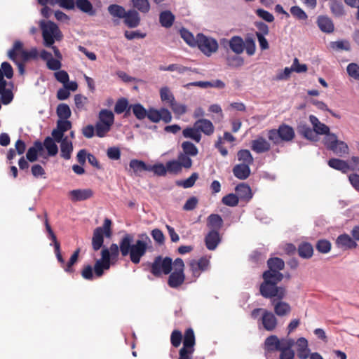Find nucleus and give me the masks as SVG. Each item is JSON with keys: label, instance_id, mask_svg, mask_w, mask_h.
Returning <instances> with one entry per match:
<instances>
[{"label": "nucleus", "instance_id": "f257e3e1", "mask_svg": "<svg viewBox=\"0 0 359 359\" xmlns=\"http://www.w3.org/2000/svg\"><path fill=\"white\" fill-rule=\"evenodd\" d=\"M139 239L133 243L134 236L131 233H126L120 240L119 245L112 243L109 247V252L112 259H116L121 252L123 257L130 256V261L137 264L142 257L145 255L149 245L151 243L150 238L146 233L139 236Z\"/></svg>", "mask_w": 359, "mask_h": 359}, {"label": "nucleus", "instance_id": "f03ea898", "mask_svg": "<svg viewBox=\"0 0 359 359\" xmlns=\"http://www.w3.org/2000/svg\"><path fill=\"white\" fill-rule=\"evenodd\" d=\"M269 269L262 273L263 282L259 286L261 295L271 296L276 294L278 292L283 294L284 287L278 286L282 281L284 276L280 271L285 267L284 261L279 257H271L267 261Z\"/></svg>", "mask_w": 359, "mask_h": 359}, {"label": "nucleus", "instance_id": "7ed1b4c3", "mask_svg": "<svg viewBox=\"0 0 359 359\" xmlns=\"http://www.w3.org/2000/svg\"><path fill=\"white\" fill-rule=\"evenodd\" d=\"M39 26L44 46L50 47L56 41H60L62 39L63 34L55 22L50 20H41L39 22Z\"/></svg>", "mask_w": 359, "mask_h": 359}, {"label": "nucleus", "instance_id": "20e7f679", "mask_svg": "<svg viewBox=\"0 0 359 359\" xmlns=\"http://www.w3.org/2000/svg\"><path fill=\"white\" fill-rule=\"evenodd\" d=\"M295 133L293 128L285 123H282L278 129H271L268 132V138L273 144L279 145L282 142L293 140Z\"/></svg>", "mask_w": 359, "mask_h": 359}, {"label": "nucleus", "instance_id": "39448f33", "mask_svg": "<svg viewBox=\"0 0 359 359\" xmlns=\"http://www.w3.org/2000/svg\"><path fill=\"white\" fill-rule=\"evenodd\" d=\"M262 296L266 299H271V304L273 307L275 315L279 317H283L290 313L292 310L290 305L287 302L283 301L286 296V289L285 287L283 294L280 292H278L276 294H273L269 297L264 295Z\"/></svg>", "mask_w": 359, "mask_h": 359}, {"label": "nucleus", "instance_id": "423d86ee", "mask_svg": "<svg viewBox=\"0 0 359 359\" xmlns=\"http://www.w3.org/2000/svg\"><path fill=\"white\" fill-rule=\"evenodd\" d=\"M323 144L327 150L332 151L336 155L343 157L349 153L347 144L339 140L336 134H332L323 138Z\"/></svg>", "mask_w": 359, "mask_h": 359}, {"label": "nucleus", "instance_id": "0eeeda50", "mask_svg": "<svg viewBox=\"0 0 359 359\" xmlns=\"http://www.w3.org/2000/svg\"><path fill=\"white\" fill-rule=\"evenodd\" d=\"M172 260L170 257L157 256L150 264V272L156 277H160L162 273L168 275L172 271Z\"/></svg>", "mask_w": 359, "mask_h": 359}, {"label": "nucleus", "instance_id": "6e6552de", "mask_svg": "<svg viewBox=\"0 0 359 359\" xmlns=\"http://www.w3.org/2000/svg\"><path fill=\"white\" fill-rule=\"evenodd\" d=\"M196 46L208 56H210L218 49L217 41L215 39L208 37L203 34H197Z\"/></svg>", "mask_w": 359, "mask_h": 359}, {"label": "nucleus", "instance_id": "1a4fd4ad", "mask_svg": "<svg viewBox=\"0 0 359 359\" xmlns=\"http://www.w3.org/2000/svg\"><path fill=\"white\" fill-rule=\"evenodd\" d=\"M189 265L192 276L198 278L203 272L209 269L210 260L205 257H202L199 259L191 260Z\"/></svg>", "mask_w": 359, "mask_h": 359}, {"label": "nucleus", "instance_id": "9d476101", "mask_svg": "<svg viewBox=\"0 0 359 359\" xmlns=\"http://www.w3.org/2000/svg\"><path fill=\"white\" fill-rule=\"evenodd\" d=\"M259 319L263 327L266 331H273L278 325V319L276 315L267 309L263 310V313Z\"/></svg>", "mask_w": 359, "mask_h": 359}, {"label": "nucleus", "instance_id": "9b49d317", "mask_svg": "<svg viewBox=\"0 0 359 359\" xmlns=\"http://www.w3.org/2000/svg\"><path fill=\"white\" fill-rule=\"evenodd\" d=\"M205 244L209 250H215L222 241L219 231H210L205 236Z\"/></svg>", "mask_w": 359, "mask_h": 359}, {"label": "nucleus", "instance_id": "f8f14e48", "mask_svg": "<svg viewBox=\"0 0 359 359\" xmlns=\"http://www.w3.org/2000/svg\"><path fill=\"white\" fill-rule=\"evenodd\" d=\"M309 121L317 135H325V137H327L328 135L333 134L332 133H330V128L325 123H321L316 116L310 115Z\"/></svg>", "mask_w": 359, "mask_h": 359}, {"label": "nucleus", "instance_id": "ddd939ff", "mask_svg": "<svg viewBox=\"0 0 359 359\" xmlns=\"http://www.w3.org/2000/svg\"><path fill=\"white\" fill-rule=\"evenodd\" d=\"M294 344V341L292 339H287L283 341L281 347L278 350V351L280 352V359H294L295 353L292 349Z\"/></svg>", "mask_w": 359, "mask_h": 359}, {"label": "nucleus", "instance_id": "4468645a", "mask_svg": "<svg viewBox=\"0 0 359 359\" xmlns=\"http://www.w3.org/2000/svg\"><path fill=\"white\" fill-rule=\"evenodd\" d=\"M287 339L285 338L279 339L276 335H271L265 339L264 348L270 353L278 351L283 341Z\"/></svg>", "mask_w": 359, "mask_h": 359}, {"label": "nucleus", "instance_id": "2eb2a0df", "mask_svg": "<svg viewBox=\"0 0 359 359\" xmlns=\"http://www.w3.org/2000/svg\"><path fill=\"white\" fill-rule=\"evenodd\" d=\"M69 195L72 201H81L93 197V191L90 189H74L70 191Z\"/></svg>", "mask_w": 359, "mask_h": 359}, {"label": "nucleus", "instance_id": "dca6fc26", "mask_svg": "<svg viewBox=\"0 0 359 359\" xmlns=\"http://www.w3.org/2000/svg\"><path fill=\"white\" fill-rule=\"evenodd\" d=\"M125 25L130 28L137 27L140 22V16L137 11L130 9L126 11L123 17Z\"/></svg>", "mask_w": 359, "mask_h": 359}, {"label": "nucleus", "instance_id": "f3484780", "mask_svg": "<svg viewBox=\"0 0 359 359\" xmlns=\"http://www.w3.org/2000/svg\"><path fill=\"white\" fill-rule=\"evenodd\" d=\"M251 149L257 154H262L269 151L271 149V145L263 137H258L252 141Z\"/></svg>", "mask_w": 359, "mask_h": 359}, {"label": "nucleus", "instance_id": "a211bd4d", "mask_svg": "<svg viewBox=\"0 0 359 359\" xmlns=\"http://www.w3.org/2000/svg\"><path fill=\"white\" fill-rule=\"evenodd\" d=\"M338 247L344 250L354 249L358 246V244L348 234L344 233L339 235L336 241Z\"/></svg>", "mask_w": 359, "mask_h": 359}, {"label": "nucleus", "instance_id": "6ab92c4d", "mask_svg": "<svg viewBox=\"0 0 359 359\" xmlns=\"http://www.w3.org/2000/svg\"><path fill=\"white\" fill-rule=\"evenodd\" d=\"M194 127L198 129L199 133L202 132L206 135H211L213 134L215 130V127L212 123L210 120L205 118H201L196 121L194 123Z\"/></svg>", "mask_w": 359, "mask_h": 359}, {"label": "nucleus", "instance_id": "aec40b11", "mask_svg": "<svg viewBox=\"0 0 359 359\" xmlns=\"http://www.w3.org/2000/svg\"><path fill=\"white\" fill-rule=\"evenodd\" d=\"M316 23L323 32L330 34L334 32V23L332 20L326 15H319L317 18Z\"/></svg>", "mask_w": 359, "mask_h": 359}, {"label": "nucleus", "instance_id": "412c9836", "mask_svg": "<svg viewBox=\"0 0 359 359\" xmlns=\"http://www.w3.org/2000/svg\"><path fill=\"white\" fill-rule=\"evenodd\" d=\"M0 84H3V90L0 95H1V102L6 105L11 103L13 99V94L10 89L6 88L7 82L3 78V72L0 69Z\"/></svg>", "mask_w": 359, "mask_h": 359}, {"label": "nucleus", "instance_id": "4be33fe9", "mask_svg": "<svg viewBox=\"0 0 359 359\" xmlns=\"http://www.w3.org/2000/svg\"><path fill=\"white\" fill-rule=\"evenodd\" d=\"M235 191L238 199L248 201L252 197L251 189L247 184L241 183L238 184L235 188Z\"/></svg>", "mask_w": 359, "mask_h": 359}, {"label": "nucleus", "instance_id": "5701e85b", "mask_svg": "<svg viewBox=\"0 0 359 359\" xmlns=\"http://www.w3.org/2000/svg\"><path fill=\"white\" fill-rule=\"evenodd\" d=\"M245 41L239 36H233L229 41L230 49L236 54H241L245 50Z\"/></svg>", "mask_w": 359, "mask_h": 359}, {"label": "nucleus", "instance_id": "b1692460", "mask_svg": "<svg viewBox=\"0 0 359 359\" xmlns=\"http://www.w3.org/2000/svg\"><path fill=\"white\" fill-rule=\"evenodd\" d=\"M104 243V229L102 227H97L94 231L92 238V247L94 251H97L103 245Z\"/></svg>", "mask_w": 359, "mask_h": 359}, {"label": "nucleus", "instance_id": "393cba45", "mask_svg": "<svg viewBox=\"0 0 359 359\" xmlns=\"http://www.w3.org/2000/svg\"><path fill=\"white\" fill-rule=\"evenodd\" d=\"M223 226V219L218 214H211L207 218V226L210 231H219Z\"/></svg>", "mask_w": 359, "mask_h": 359}, {"label": "nucleus", "instance_id": "a878e982", "mask_svg": "<svg viewBox=\"0 0 359 359\" xmlns=\"http://www.w3.org/2000/svg\"><path fill=\"white\" fill-rule=\"evenodd\" d=\"M73 144L71 140L65 136L64 141L60 143V156L61 158L69 160L71 158L73 151Z\"/></svg>", "mask_w": 359, "mask_h": 359}, {"label": "nucleus", "instance_id": "bb28decb", "mask_svg": "<svg viewBox=\"0 0 359 359\" xmlns=\"http://www.w3.org/2000/svg\"><path fill=\"white\" fill-rule=\"evenodd\" d=\"M170 276L168 280V285L172 288H177L182 285L185 280V276L184 273L173 271L170 273Z\"/></svg>", "mask_w": 359, "mask_h": 359}, {"label": "nucleus", "instance_id": "cd10ccee", "mask_svg": "<svg viewBox=\"0 0 359 359\" xmlns=\"http://www.w3.org/2000/svg\"><path fill=\"white\" fill-rule=\"evenodd\" d=\"M195 344L196 338L194 330L191 327L187 328L184 334L182 347L195 351Z\"/></svg>", "mask_w": 359, "mask_h": 359}, {"label": "nucleus", "instance_id": "c85d7f7f", "mask_svg": "<svg viewBox=\"0 0 359 359\" xmlns=\"http://www.w3.org/2000/svg\"><path fill=\"white\" fill-rule=\"evenodd\" d=\"M233 173L239 180H245L250 175V165L248 164H238L233 168Z\"/></svg>", "mask_w": 359, "mask_h": 359}, {"label": "nucleus", "instance_id": "c756f323", "mask_svg": "<svg viewBox=\"0 0 359 359\" xmlns=\"http://www.w3.org/2000/svg\"><path fill=\"white\" fill-rule=\"evenodd\" d=\"M175 15L170 11H162L159 15V22L162 27L170 28L175 21Z\"/></svg>", "mask_w": 359, "mask_h": 359}, {"label": "nucleus", "instance_id": "7c9ffc66", "mask_svg": "<svg viewBox=\"0 0 359 359\" xmlns=\"http://www.w3.org/2000/svg\"><path fill=\"white\" fill-rule=\"evenodd\" d=\"M327 163L330 168L344 173L348 172L350 168L346 161L339 158H332L328 161Z\"/></svg>", "mask_w": 359, "mask_h": 359}, {"label": "nucleus", "instance_id": "2f4dec72", "mask_svg": "<svg viewBox=\"0 0 359 359\" xmlns=\"http://www.w3.org/2000/svg\"><path fill=\"white\" fill-rule=\"evenodd\" d=\"M297 251L299 256L303 259H309L313 254L312 245L307 242H304L299 244Z\"/></svg>", "mask_w": 359, "mask_h": 359}, {"label": "nucleus", "instance_id": "473e14b6", "mask_svg": "<svg viewBox=\"0 0 359 359\" xmlns=\"http://www.w3.org/2000/svg\"><path fill=\"white\" fill-rule=\"evenodd\" d=\"M97 121L112 126L114 122V115L110 110L102 109L99 112Z\"/></svg>", "mask_w": 359, "mask_h": 359}, {"label": "nucleus", "instance_id": "72a5a7b5", "mask_svg": "<svg viewBox=\"0 0 359 359\" xmlns=\"http://www.w3.org/2000/svg\"><path fill=\"white\" fill-rule=\"evenodd\" d=\"M23 49V43L20 41H15L11 49H10L8 52V57L10 60L13 62H15L17 60V56L20 55L22 57Z\"/></svg>", "mask_w": 359, "mask_h": 359}, {"label": "nucleus", "instance_id": "f704fd0d", "mask_svg": "<svg viewBox=\"0 0 359 359\" xmlns=\"http://www.w3.org/2000/svg\"><path fill=\"white\" fill-rule=\"evenodd\" d=\"M298 131L307 140L313 142H317L318 140V137L313 130V128H311L306 124L299 126L298 127Z\"/></svg>", "mask_w": 359, "mask_h": 359}, {"label": "nucleus", "instance_id": "c9c22d12", "mask_svg": "<svg viewBox=\"0 0 359 359\" xmlns=\"http://www.w3.org/2000/svg\"><path fill=\"white\" fill-rule=\"evenodd\" d=\"M129 165L136 175H140L143 171H149V165L140 160L133 159L130 161Z\"/></svg>", "mask_w": 359, "mask_h": 359}, {"label": "nucleus", "instance_id": "e433bc0d", "mask_svg": "<svg viewBox=\"0 0 359 359\" xmlns=\"http://www.w3.org/2000/svg\"><path fill=\"white\" fill-rule=\"evenodd\" d=\"M133 7L142 13H147L150 11L149 0H131Z\"/></svg>", "mask_w": 359, "mask_h": 359}, {"label": "nucleus", "instance_id": "4c0bfd02", "mask_svg": "<svg viewBox=\"0 0 359 359\" xmlns=\"http://www.w3.org/2000/svg\"><path fill=\"white\" fill-rule=\"evenodd\" d=\"M44 147L50 156H55L58 152V147L55 142L50 137H46L43 141Z\"/></svg>", "mask_w": 359, "mask_h": 359}, {"label": "nucleus", "instance_id": "58836bf2", "mask_svg": "<svg viewBox=\"0 0 359 359\" xmlns=\"http://www.w3.org/2000/svg\"><path fill=\"white\" fill-rule=\"evenodd\" d=\"M107 9L108 12L113 17H116L121 19L123 18L124 15H126V11L121 6L117 4H111L108 6Z\"/></svg>", "mask_w": 359, "mask_h": 359}, {"label": "nucleus", "instance_id": "ea45409f", "mask_svg": "<svg viewBox=\"0 0 359 359\" xmlns=\"http://www.w3.org/2000/svg\"><path fill=\"white\" fill-rule=\"evenodd\" d=\"M238 160L242 161L243 164H248L250 165L254 162V158L248 149H241L237 153Z\"/></svg>", "mask_w": 359, "mask_h": 359}, {"label": "nucleus", "instance_id": "a19ab883", "mask_svg": "<svg viewBox=\"0 0 359 359\" xmlns=\"http://www.w3.org/2000/svg\"><path fill=\"white\" fill-rule=\"evenodd\" d=\"M56 113L60 119L67 120L71 116L69 107L65 103L59 104L57 107Z\"/></svg>", "mask_w": 359, "mask_h": 359}, {"label": "nucleus", "instance_id": "79ce46f5", "mask_svg": "<svg viewBox=\"0 0 359 359\" xmlns=\"http://www.w3.org/2000/svg\"><path fill=\"white\" fill-rule=\"evenodd\" d=\"M183 136L186 138H191L196 142H199L201 139V135L198 133V129L196 127L187 128L183 130Z\"/></svg>", "mask_w": 359, "mask_h": 359}, {"label": "nucleus", "instance_id": "37998d69", "mask_svg": "<svg viewBox=\"0 0 359 359\" xmlns=\"http://www.w3.org/2000/svg\"><path fill=\"white\" fill-rule=\"evenodd\" d=\"M181 37L190 46H196L197 37L195 39L193 34L185 28H182L180 31Z\"/></svg>", "mask_w": 359, "mask_h": 359}, {"label": "nucleus", "instance_id": "c03bdc74", "mask_svg": "<svg viewBox=\"0 0 359 359\" xmlns=\"http://www.w3.org/2000/svg\"><path fill=\"white\" fill-rule=\"evenodd\" d=\"M80 251V248H78L74 252L68 262L65 264V265L63 266L65 271L69 273H72L74 272V270L73 269V266L78 261Z\"/></svg>", "mask_w": 359, "mask_h": 359}, {"label": "nucleus", "instance_id": "a18cd8bd", "mask_svg": "<svg viewBox=\"0 0 359 359\" xmlns=\"http://www.w3.org/2000/svg\"><path fill=\"white\" fill-rule=\"evenodd\" d=\"M75 6H76L80 11L86 13H93V5L88 0H76L74 1Z\"/></svg>", "mask_w": 359, "mask_h": 359}, {"label": "nucleus", "instance_id": "49530a36", "mask_svg": "<svg viewBox=\"0 0 359 359\" xmlns=\"http://www.w3.org/2000/svg\"><path fill=\"white\" fill-rule=\"evenodd\" d=\"M160 97L162 102H166L168 105H170L175 100L173 94L170 92V89L166 86L161 88Z\"/></svg>", "mask_w": 359, "mask_h": 359}, {"label": "nucleus", "instance_id": "de8ad7c7", "mask_svg": "<svg viewBox=\"0 0 359 359\" xmlns=\"http://www.w3.org/2000/svg\"><path fill=\"white\" fill-rule=\"evenodd\" d=\"M198 178V174L197 172H194L189 178L182 181H177L176 184L185 189L191 188L194 185Z\"/></svg>", "mask_w": 359, "mask_h": 359}, {"label": "nucleus", "instance_id": "09e8293b", "mask_svg": "<svg viewBox=\"0 0 359 359\" xmlns=\"http://www.w3.org/2000/svg\"><path fill=\"white\" fill-rule=\"evenodd\" d=\"M45 226H46V231L48 233V236L53 243L54 250H57L59 248H60V243L57 241L55 234L54 233L53 231L51 229L50 225L48 223V220L46 214L45 215Z\"/></svg>", "mask_w": 359, "mask_h": 359}, {"label": "nucleus", "instance_id": "8fccbe9b", "mask_svg": "<svg viewBox=\"0 0 359 359\" xmlns=\"http://www.w3.org/2000/svg\"><path fill=\"white\" fill-rule=\"evenodd\" d=\"M183 153L191 156H195L198 154L197 147L191 142L186 141L182 144Z\"/></svg>", "mask_w": 359, "mask_h": 359}, {"label": "nucleus", "instance_id": "3c124183", "mask_svg": "<svg viewBox=\"0 0 359 359\" xmlns=\"http://www.w3.org/2000/svg\"><path fill=\"white\" fill-rule=\"evenodd\" d=\"M330 7L332 13L337 17H341L345 14L344 6L341 2L333 1L330 3Z\"/></svg>", "mask_w": 359, "mask_h": 359}, {"label": "nucleus", "instance_id": "603ef678", "mask_svg": "<svg viewBox=\"0 0 359 359\" xmlns=\"http://www.w3.org/2000/svg\"><path fill=\"white\" fill-rule=\"evenodd\" d=\"M166 171L170 174L177 175L182 171V168L177 160L169 161L165 164Z\"/></svg>", "mask_w": 359, "mask_h": 359}, {"label": "nucleus", "instance_id": "864d4df0", "mask_svg": "<svg viewBox=\"0 0 359 359\" xmlns=\"http://www.w3.org/2000/svg\"><path fill=\"white\" fill-rule=\"evenodd\" d=\"M95 128L96 135L99 137H104L110 131L111 126L97 121Z\"/></svg>", "mask_w": 359, "mask_h": 359}, {"label": "nucleus", "instance_id": "5fc2aeb1", "mask_svg": "<svg viewBox=\"0 0 359 359\" xmlns=\"http://www.w3.org/2000/svg\"><path fill=\"white\" fill-rule=\"evenodd\" d=\"M130 107L133 109V112L137 119L142 120L147 116V110L140 104H135L131 105Z\"/></svg>", "mask_w": 359, "mask_h": 359}, {"label": "nucleus", "instance_id": "6e6d98bb", "mask_svg": "<svg viewBox=\"0 0 359 359\" xmlns=\"http://www.w3.org/2000/svg\"><path fill=\"white\" fill-rule=\"evenodd\" d=\"M222 202L227 206L235 207L238 204L239 199L236 194H229L222 198Z\"/></svg>", "mask_w": 359, "mask_h": 359}, {"label": "nucleus", "instance_id": "4d7b16f0", "mask_svg": "<svg viewBox=\"0 0 359 359\" xmlns=\"http://www.w3.org/2000/svg\"><path fill=\"white\" fill-rule=\"evenodd\" d=\"M110 268V264L97 260L94 265L95 274L97 277H101L104 270H108Z\"/></svg>", "mask_w": 359, "mask_h": 359}, {"label": "nucleus", "instance_id": "13d9d810", "mask_svg": "<svg viewBox=\"0 0 359 359\" xmlns=\"http://www.w3.org/2000/svg\"><path fill=\"white\" fill-rule=\"evenodd\" d=\"M316 250L320 253H327L331 250V243L325 239L319 240L316 245Z\"/></svg>", "mask_w": 359, "mask_h": 359}, {"label": "nucleus", "instance_id": "bf43d9fd", "mask_svg": "<svg viewBox=\"0 0 359 359\" xmlns=\"http://www.w3.org/2000/svg\"><path fill=\"white\" fill-rule=\"evenodd\" d=\"M291 14L297 20H305L308 18L305 11L298 6H294L290 8Z\"/></svg>", "mask_w": 359, "mask_h": 359}, {"label": "nucleus", "instance_id": "052dcab7", "mask_svg": "<svg viewBox=\"0 0 359 359\" xmlns=\"http://www.w3.org/2000/svg\"><path fill=\"white\" fill-rule=\"evenodd\" d=\"M149 171H152L157 176H165L167 174L166 166L163 163L149 165Z\"/></svg>", "mask_w": 359, "mask_h": 359}, {"label": "nucleus", "instance_id": "680f3d73", "mask_svg": "<svg viewBox=\"0 0 359 359\" xmlns=\"http://www.w3.org/2000/svg\"><path fill=\"white\" fill-rule=\"evenodd\" d=\"M189 155L184 153H180L177 157V161L180 163L181 168H190L192 165V160L189 156Z\"/></svg>", "mask_w": 359, "mask_h": 359}, {"label": "nucleus", "instance_id": "e2e57ef3", "mask_svg": "<svg viewBox=\"0 0 359 359\" xmlns=\"http://www.w3.org/2000/svg\"><path fill=\"white\" fill-rule=\"evenodd\" d=\"M182 340V332L178 330H174L170 335V343L175 348L180 346Z\"/></svg>", "mask_w": 359, "mask_h": 359}, {"label": "nucleus", "instance_id": "0e129e2a", "mask_svg": "<svg viewBox=\"0 0 359 359\" xmlns=\"http://www.w3.org/2000/svg\"><path fill=\"white\" fill-rule=\"evenodd\" d=\"M128 107V102L127 99L122 97L117 100L115 107L114 111L117 114H121L123 113Z\"/></svg>", "mask_w": 359, "mask_h": 359}, {"label": "nucleus", "instance_id": "69168bd1", "mask_svg": "<svg viewBox=\"0 0 359 359\" xmlns=\"http://www.w3.org/2000/svg\"><path fill=\"white\" fill-rule=\"evenodd\" d=\"M169 106L177 115L181 116L187 112L186 105L177 102L175 100Z\"/></svg>", "mask_w": 359, "mask_h": 359}, {"label": "nucleus", "instance_id": "338daca9", "mask_svg": "<svg viewBox=\"0 0 359 359\" xmlns=\"http://www.w3.org/2000/svg\"><path fill=\"white\" fill-rule=\"evenodd\" d=\"M244 43L246 53L250 56L253 55L256 50V45L254 39L252 38H246Z\"/></svg>", "mask_w": 359, "mask_h": 359}, {"label": "nucleus", "instance_id": "774afa93", "mask_svg": "<svg viewBox=\"0 0 359 359\" xmlns=\"http://www.w3.org/2000/svg\"><path fill=\"white\" fill-rule=\"evenodd\" d=\"M348 75L356 79L359 80V66L356 63H350L346 68Z\"/></svg>", "mask_w": 359, "mask_h": 359}]
</instances>
